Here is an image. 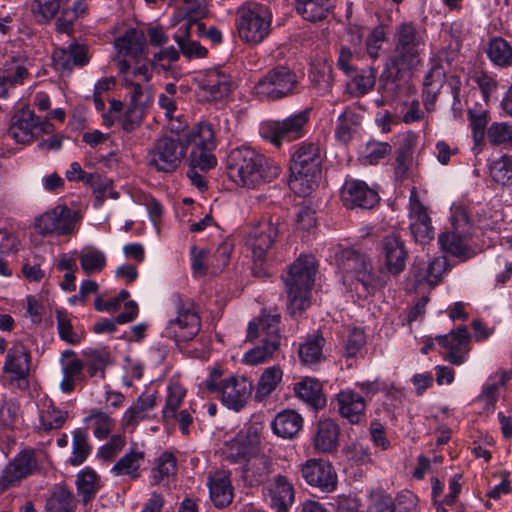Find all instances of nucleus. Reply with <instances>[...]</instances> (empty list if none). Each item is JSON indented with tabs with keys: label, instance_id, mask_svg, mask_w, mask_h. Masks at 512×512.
I'll list each match as a JSON object with an SVG mask.
<instances>
[{
	"label": "nucleus",
	"instance_id": "37",
	"mask_svg": "<svg viewBox=\"0 0 512 512\" xmlns=\"http://www.w3.org/2000/svg\"><path fill=\"white\" fill-rule=\"evenodd\" d=\"M469 333L466 326H460L457 330L451 331V343L447 359L454 365H460L468 353Z\"/></svg>",
	"mask_w": 512,
	"mask_h": 512
},
{
	"label": "nucleus",
	"instance_id": "25",
	"mask_svg": "<svg viewBox=\"0 0 512 512\" xmlns=\"http://www.w3.org/2000/svg\"><path fill=\"white\" fill-rule=\"evenodd\" d=\"M207 486L212 503L217 508L228 506L233 500V488L229 473L217 471L208 476Z\"/></svg>",
	"mask_w": 512,
	"mask_h": 512
},
{
	"label": "nucleus",
	"instance_id": "9",
	"mask_svg": "<svg viewBox=\"0 0 512 512\" xmlns=\"http://www.w3.org/2000/svg\"><path fill=\"white\" fill-rule=\"evenodd\" d=\"M81 215L66 205H57L35 219V231L42 237L71 236Z\"/></svg>",
	"mask_w": 512,
	"mask_h": 512
},
{
	"label": "nucleus",
	"instance_id": "20",
	"mask_svg": "<svg viewBox=\"0 0 512 512\" xmlns=\"http://www.w3.org/2000/svg\"><path fill=\"white\" fill-rule=\"evenodd\" d=\"M30 363V352L23 344L16 343L6 354L3 370L12 375V381H18L19 387H26L28 385L27 378L30 372Z\"/></svg>",
	"mask_w": 512,
	"mask_h": 512
},
{
	"label": "nucleus",
	"instance_id": "51",
	"mask_svg": "<svg viewBox=\"0 0 512 512\" xmlns=\"http://www.w3.org/2000/svg\"><path fill=\"white\" fill-rule=\"evenodd\" d=\"M348 77L351 78L352 84L355 85V91L358 94L363 95L374 87L376 81V70L372 67H368L358 71L356 68L353 74H350Z\"/></svg>",
	"mask_w": 512,
	"mask_h": 512
},
{
	"label": "nucleus",
	"instance_id": "36",
	"mask_svg": "<svg viewBox=\"0 0 512 512\" xmlns=\"http://www.w3.org/2000/svg\"><path fill=\"white\" fill-rule=\"evenodd\" d=\"M294 391L301 400L308 403L314 409H320L326 404L321 384L315 379H303L295 384Z\"/></svg>",
	"mask_w": 512,
	"mask_h": 512
},
{
	"label": "nucleus",
	"instance_id": "8",
	"mask_svg": "<svg viewBox=\"0 0 512 512\" xmlns=\"http://www.w3.org/2000/svg\"><path fill=\"white\" fill-rule=\"evenodd\" d=\"M236 23L240 38L257 44L270 33L271 14L260 4L248 3L238 9Z\"/></svg>",
	"mask_w": 512,
	"mask_h": 512
},
{
	"label": "nucleus",
	"instance_id": "31",
	"mask_svg": "<svg viewBox=\"0 0 512 512\" xmlns=\"http://www.w3.org/2000/svg\"><path fill=\"white\" fill-rule=\"evenodd\" d=\"M297 13L306 21L324 20L334 8L333 0H294Z\"/></svg>",
	"mask_w": 512,
	"mask_h": 512
},
{
	"label": "nucleus",
	"instance_id": "42",
	"mask_svg": "<svg viewBox=\"0 0 512 512\" xmlns=\"http://www.w3.org/2000/svg\"><path fill=\"white\" fill-rule=\"evenodd\" d=\"M282 379V370L277 367H269L262 373L256 388L255 398L261 400L275 390Z\"/></svg>",
	"mask_w": 512,
	"mask_h": 512
},
{
	"label": "nucleus",
	"instance_id": "32",
	"mask_svg": "<svg viewBox=\"0 0 512 512\" xmlns=\"http://www.w3.org/2000/svg\"><path fill=\"white\" fill-rule=\"evenodd\" d=\"M200 89L208 94L212 100H219L231 91V79L218 69L209 71L200 82Z\"/></svg>",
	"mask_w": 512,
	"mask_h": 512
},
{
	"label": "nucleus",
	"instance_id": "64",
	"mask_svg": "<svg viewBox=\"0 0 512 512\" xmlns=\"http://www.w3.org/2000/svg\"><path fill=\"white\" fill-rule=\"evenodd\" d=\"M386 40L385 28L382 25L376 26L370 33L366 40V50L372 59L379 56V51L382 48L383 42Z\"/></svg>",
	"mask_w": 512,
	"mask_h": 512
},
{
	"label": "nucleus",
	"instance_id": "44",
	"mask_svg": "<svg viewBox=\"0 0 512 512\" xmlns=\"http://www.w3.org/2000/svg\"><path fill=\"white\" fill-rule=\"evenodd\" d=\"M190 30V25H186L183 34L174 36L175 42L178 44L182 54L188 59L205 57L207 49L201 46L199 42L189 39Z\"/></svg>",
	"mask_w": 512,
	"mask_h": 512
},
{
	"label": "nucleus",
	"instance_id": "18",
	"mask_svg": "<svg viewBox=\"0 0 512 512\" xmlns=\"http://www.w3.org/2000/svg\"><path fill=\"white\" fill-rule=\"evenodd\" d=\"M39 118L28 107L17 109L11 117L8 135L17 143H29L36 137Z\"/></svg>",
	"mask_w": 512,
	"mask_h": 512
},
{
	"label": "nucleus",
	"instance_id": "13",
	"mask_svg": "<svg viewBox=\"0 0 512 512\" xmlns=\"http://www.w3.org/2000/svg\"><path fill=\"white\" fill-rule=\"evenodd\" d=\"M40 471L38 455L33 449H24L10 461L0 474V494L17 486L20 481Z\"/></svg>",
	"mask_w": 512,
	"mask_h": 512
},
{
	"label": "nucleus",
	"instance_id": "14",
	"mask_svg": "<svg viewBox=\"0 0 512 512\" xmlns=\"http://www.w3.org/2000/svg\"><path fill=\"white\" fill-rule=\"evenodd\" d=\"M301 476L308 485L323 493H331L337 487L336 471L324 460H307L301 467Z\"/></svg>",
	"mask_w": 512,
	"mask_h": 512
},
{
	"label": "nucleus",
	"instance_id": "23",
	"mask_svg": "<svg viewBox=\"0 0 512 512\" xmlns=\"http://www.w3.org/2000/svg\"><path fill=\"white\" fill-rule=\"evenodd\" d=\"M54 66L57 70L71 72L74 66L83 67L88 64V47L73 42L66 48L57 49L53 54Z\"/></svg>",
	"mask_w": 512,
	"mask_h": 512
},
{
	"label": "nucleus",
	"instance_id": "60",
	"mask_svg": "<svg viewBox=\"0 0 512 512\" xmlns=\"http://www.w3.org/2000/svg\"><path fill=\"white\" fill-rule=\"evenodd\" d=\"M391 152V146L385 142L369 141L363 151V156L371 165L378 163Z\"/></svg>",
	"mask_w": 512,
	"mask_h": 512
},
{
	"label": "nucleus",
	"instance_id": "24",
	"mask_svg": "<svg viewBox=\"0 0 512 512\" xmlns=\"http://www.w3.org/2000/svg\"><path fill=\"white\" fill-rule=\"evenodd\" d=\"M382 250L387 270L393 275L402 272L406 266L407 251L401 238L395 234L384 237Z\"/></svg>",
	"mask_w": 512,
	"mask_h": 512
},
{
	"label": "nucleus",
	"instance_id": "4",
	"mask_svg": "<svg viewBox=\"0 0 512 512\" xmlns=\"http://www.w3.org/2000/svg\"><path fill=\"white\" fill-rule=\"evenodd\" d=\"M320 149L316 144L298 145L292 154L289 171V185L299 193L308 194L316 185L321 174Z\"/></svg>",
	"mask_w": 512,
	"mask_h": 512
},
{
	"label": "nucleus",
	"instance_id": "45",
	"mask_svg": "<svg viewBox=\"0 0 512 512\" xmlns=\"http://www.w3.org/2000/svg\"><path fill=\"white\" fill-rule=\"evenodd\" d=\"M325 339L322 336H314L309 338L304 344L300 345L298 353L304 364H314L322 357V348Z\"/></svg>",
	"mask_w": 512,
	"mask_h": 512
},
{
	"label": "nucleus",
	"instance_id": "56",
	"mask_svg": "<svg viewBox=\"0 0 512 512\" xmlns=\"http://www.w3.org/2000/svg\"><path fill=\"white\" fill-rule=\"evenodd\" d=\"M94 419L96 427L94 429V436L99 439H103L108 436L113 428L114 421L110 416L100 410H93L91 414L85 418L88 422Z\"/></svg>",
	"mask_w": 512,
	"mask_h": 512
},
{
	"label": "nucleus",
	"instance_id": "35",
	"mask_svg": "<svg viewBox=\"0 0 512 512\" xmlns=\"http://www.w3.org/2000/svg\"><path fill=\"white\" fill-rule=\"evenodd\" d=\"M337 400L340 414L351 423H358L365 410L364 398L353 391H342Z\"/></svg>",
	"mask_w": 512,
	"mask_h": 512
},
{
	"label": "nucleus",
	"instance_id": "55",
	"mask_svg": "<svg viewBox=\"0 0 512 512\" xmlns=\"http://www.w3.org/2000/svg\"><path fill=\"white\" fill-rule=\"evenodd\" d=\"M89 360L86 363L87 372L90 377L100 376L101 379L105 378V368L109 364V355L105 352L90 351Z\"/></svg>",
	"mask_w": 512,
	"mask_h": 512
},
{
	"label": "nucleus",
	"instance_id": "10",
	"mask_svg": "<svg viewBox=\"0 0 512 512\" xmlns=\"http://www.w3.org/2000/svg\"><path fill=\"white\" fill-rule=\"evenodd\" d=\"M298 80L293 70L278 65L270 69L255 85L256 95L267 101H275L296 93Z\"/></svg>",
	"mask_w": 512,
	"mask_h": 512
},
{
	"label": "nucleus",
	"instance_id": "48",
	"mask_svg": "<svg viewBox=\"0 0 512 512\" xmlns=\"http://www.w3.org/2000/svg\"><path fill=\"white\" fill-rule=\"evenodd\" d=\"M144 458L142 452H130L124 455L112 468L116 475H130L133 478L138 477V469Z\"/></svg>",
	"mask_w": 512,
	"mask_h": 512
},
{
	"label": "nucleus",
	"instance_id": "27",
	"mask_svg": "<svg viewBox=\"0 0 512 512\" xmlns=\"http://www.w3.org/2000/svg\"><path fill=\"white\" fill-rule=\"evenodd\" d=\"M278 228L271 222L260 223L249 234V244L253 257H265L267 251L272 247Z\"/></svg>",
	"mask_w": 512,
	"mask_h": 512
},
{
	"label": "nucleus",
	"instance_id": "39",
	"mask_svg": "<svg viewBox=\"0 0 512 512\" xmlns=\"http://www.w3.org/2000/svg\"><path fill=\"white\" fill-rule=\"evenodd\" d=\"M79 261L82 270L87 275L101 272L106 266L104 253L92 246L85 247L80 251Z\"/></svg>",
	"mask_w": 512,
	"mask_h": 512
},
{
	"label": "nucleus",
	"instance_id": "6",
	"mask_svg": "<svg viewBox=\"0 0 512 512\" xmlns=\"http://www.w3.org/2000/svg\"><path fill=\"white\" fill-rule=\"evenodd\" d=\"M473 224L467 211L457 207L453 211L451 230L443 232L438 237L442 251L460 261H466L475 255L471 246Z\"/></svg>",
	"mask_w": 512,
	"mask_h": 512
},
{
	"label": "nucleus",
	"instance_id": "34",
	"mask_svg": "<svg viewBox=\"0 0 512 512\" xmlns=\"http://www.w3.org/2000/svg\"><path fill=\"white\" fill-rule=\"evenodd\" d=\"M146 46V38L142 31L129 29L122 37L115 40V47L124 56L134 58L136 61L142 57Z\"/></svg>",
	"mask_w": 512,
	"mask_h": 512
},
{
	"label": "nucleus",
	"instance_id": "41",
	"mask_svg": "<svg viewBox=\"0 0 512 512\" xmlns=\"http://www.w3.org/2000/svg\"><path fill=\"white\" fill-rule=\"evenodd\" d=\"M361 122V116L350 109H345L338 117L336 137L339 141L347 143L352 139Z\"/></svg>",
	"mask_w": 512,
	"mask_h": 512
},
{
	"label": "nucleus",
	"instance_id": "40",
	"mask_svg": "<svg viewBox=\"0 0 512 512\" xmlns=\"http://www.w3.org/2000/svg\"><path fill=\"white\" fill-rule=\"evenodd\" d=\"M270 463L267 458L259 457L249 462L242 470V478L250 486H257L264 482L269 474Z\"/></svg>",
	"mask_w": 512,
	"mask_h": 512
},
{
	"label": "nucleus",
	"instance_id": "12",
	"mask_svg": "<svg viewBox=\"0 0 512 512\" xmlns=\"http://www.w3.org/2000/svg\"><path fill=\"white\" fill-rule=\"evenodd\" d=\"M187 140L188 147H192L188 158L189 166L199 168L202 172L216 166L217 160L212 153L216 144L211 124L200 123L196 131L187 134Z\"/></svg>",
	"mask_w": 512,
	"mask_h": 512
},
{
	"label": "nucleus",
	"instance_id": "22",
	"mask_svg": "<svg viewBox=\"0 0 512 512\" xmlns=\"http://www.w3.org/2000/svg\"><path fill=\"white\" fill-rule=\"evenodd\" d=\"M270 505L275 512H287L294 503V487L283 475H276L266 486Z\"/></svg>",
	"mask_w": 512,
	"mask_h": 512
},
{
	"label": "nucleus",
	"instance_id": "16",
	"mask_svg": "<svg viewBox=\"0 0 512 512\" xmlns=\"http://www.w3.org/2000/svg\"><path fill=\"white\" fill-rule=\"evenodd\" d=\"M252 389V382L247 378L232 376L225 379L215 393L227 408L240 411L250 399Z\"/></svg>",
	"mask_w": 512,
	"mask_h": 512
},
{
	"label": "nucleus",
	"instance_id": "43",
	"mask_svg": "<svg viewBox=\"0 0 512 512\" xmlns=\"http://www.w3.org/2000/svg\"><path fill=\"white\" fill-rule=\"evenodd\" d=\"M487 53L491 61L496 65H512V47L503 38H495L491 40Z\"/></svg>",
	"mask_w": 512,
	"mask_h": 512
},
{
	"label": "nucleus",
	"instance_id": "50",
	"mask_svg": "<svg viewBox=\"0 0 512 512\" xmlns=\"http://www.w3.org/2000/svg\"><path fill=\"white\" fill-rule=\"evenodd\" d=\"M182 2L185 4L183 15L189 18L187 25H190L191 28L192 25L196 24L198 30L202 32L205 29V25L199 22V20L204 18L207 13L205 0H188Z\"/></svg>",
	"mask_w": 512,
	"mask_h": 512
},
{
	"label": "nucleus",
	"instance_id": "33",
	"mask_svg": "<svg viewBox=\"0 0 512 512\" xmlns=\"http://www.w3.org/2000/svg\"><path fill=\"white\" fill-rule=\"evenodd\" d=\"M302 425V416L294 410L279 412L272 421L273 432L279 437L288 439L296 436Z\"/></svg>",
	"mask_w": 512,
	"mask_h": 512
},
{
	"label": "nucleus",
	"instance_id": "26",
	"mask_svg": "<svg viewBox=\"0 0 512 512\" xmlns=\"http://www.w3.org/2000/svg\"><path fill=\"white\" fill-rule=\"evenodd\" d=\"M410 220V230L415 240L422 244L429 243L434 237V229L426 208L419 201L411 205Z\"/></svg>",
	"mask_w": 512,
	"mask_h": 512
},
{
	"label": "nucleus",
	"instance_id": "38",
	"mask_svg": "<svg viewBox=\"0 0 512 512\" xmlns=\"http://www.w3.org/2000/svg\"><path fill=\"white\" fill-rule=\"evenodd\" d=\"M28 74L24 61L12 57L3 65L0 73V81L4 82L9 89L15 85L22 84Z\"/></svg>",
	"mask_w": 512,
	"mask_h": 512
},
{
	"label": "nucleus",
	"instance_id": "7",
	"mask_svg": "<svg viewBox=\"0 0 512 512\" xmlns=\"http://www.w3.org/2000/svg\"><path fill=\"white\" fill-rule=\"evenodd\" d=\"M335 262L344 280L355 278L366 290L383 287L385 284L383 278L374 272L370 258L360 251L342 249L335 254Z\"/></svg>",
	"mask_w": 512,
	"mask_h": 512
},
{
	"label": "nucleus",
	"instance_id": "49",
	"mask_svg": "<svg viewBox=\"0 0 512 512\" xmlns=\"http://www.w3.org/2000/svg\"><path fill=\"white\" fill-rule=\"evenodd\" d=\"M487 138L492 145H507L512 148V123H492L487 130Z\"/></svg>",
	"mask_w": 512,
	"mask_h": 512
},
{
	"label": "nucleus",
	"instance_id": "46",
	"mask_svg": "<svg viewBox=\"0 0 512 512\" xmlns=\"http://www.w3.org/2000/svg\"><path fill=\"white\" fill-rule=\"evenodd\" d=\"M73 450L72 455L69 458V463L73 466L81 465L91 451V446L88 443V438L86 433L77 429L73 432Z\"/></svg>",
	"mask_w": 512,
	"mask_h": 512
},
{
	"label": "nucleus",
	"instance_id": "15",
	"mask_svg": "<svg viewBox=\"0 0 512 512\" xmlns=\"http://www.w3.org/2000/svg\"><path fill=\"white\" fill-rule=\"evenodd\" d=\"M309 121V109H305L283 121L272 124L264 134L274 145L280 146L284 141H293L303 136L304 126Z\"/></svg>",
	"mask_w": 512,
	"mask_h": 512
},
{
	"label": "nucleus",
	"instance_id": "47",
	"mask_svg": "<svg viewBox=\"0 0 512 512\" xmlns=\"http://www.w3.org/2000/svg\"><path fill=\"white\" fill-rule=\"evenodd\" d=\"M490 175L498 184L512 185V157L504 155L490 166Z\"/></svg>",
	"mask_w": 512,
	"mask_h": 512
},
{
	"label": "nucleus",
	"instance_id": "58",
	"mask_svg": "<svg viewBox=\"0 0 512 512\" xmlns=\"http://www.w3.org/2000/svg\"><path fill=\"white\" fill-rule=\"evenodd\" d=\"M56 318L60 338L69 344L79 343L80 337L73 331L68 314L65 311H57Z\"/></svg>",
	"mask_w": 512,
	"mask_h": 512
},
{
	"label": "nucleus",
	"instance_id": "53",
	"mask_svg": "<svg viewBox=\"0 0 512 512\" xmlns=\"http://www.w3.org/2000/svg\"><path fill=\"white\" fill-rule=\"evenodd\" d=\"M279 347L280 346L271 343H262V345L251 349L245 354L244 362L249 365L264 363L272 358Z\"/></svg>",
	"mask_w": 512,
	"mask_h": 512
},
{
	"label": "nucleus",
	"instance_id": "5",
	"mask_svg": "<svg viewBox=\"0 0 512 512\" xmlns=\"http://www.w3.org/2000/svg\"><path fill=\"white\" fill-rule=\"evenodd\" d=\"M187 149V134L164 135L148 151L147 166L156 172H174L184 160Z\"/></svg>",
	"mask_w": 512,
	"mask_h": 512
},
{
	"label": "nucleus",
	"instance_id": "59",
	"mask_svg": "<svg viewBox=\"0 0 512 512\" xmlns=\"http://www.w3.org/2000/svg\"><path fill=\"white\" fill-rule=\"evenodd\" d=\"M412 150L407 144L402 145L396 151L395 159V177L397 180H403L408 176V170L411 163Z\"/></svg>",
	"mask_w": 512,
	"mask_h": 512
},
{
	"label": "nucleus",
	"instance_id": "62",
	"mask_svg": "<svg viewBox=\"0 0 512 512\" xmlns=\"http://www.w3.org/2000/svg\"><path fill=\"white\" fill-rule=\"evenodd\" d=\"M143 116L144 105L129 104L122 120L123 130L128 133L134 131L141 124Z\"/></svg>",
	"mask_w": 512,
	"mask_h": 512
},
{
	"label": "nucleus",
	"instance_id": "29",
	"mask_svg": "<svg viewBox=\"0 0 512 512\" xmlns=\"http://www.w3.org/2000/svg\"><path fill=\"white\" fill-rule=\"evenodd\" d=\"M78 500L63 485H55L45 501L44 512H75Z\"/></svg>",
	"mask_w": 512,
	"mask_h": 512
},
{
	"label": "nucleus",
	"instance_id": "19",
	"mask_svg": "<svg viewBox=\"0 0 512 512\" xmlns=\"http://www.w3.org/2000/svg\"><path fill=\"white\" fill-rule=\"evenodd\" d=\"M343 204L347 208H373L379 201L376 191L360 180H347L341 190Z\"/></svg>",
	"mask_w": 512,
	"mask_h": 512
},
{
	"label": "nucleus",
	"instance_id": "2",
	"mask_svg": "<svg viewBox=\"0 0 512 512\" xmlns=\"http://www.w3.org/2000/svg\"><path fill=\"white\" fill-rule=\"evenodd\" d=\"M226 172L238 186L254 189L275 180L280 175L281 168L256 150L242 146L228 153Z\"/></svg>",
	"mask_w": 512,
	"mask_h": 512
},
{
	"label": "nucleus",
	"instance_id": "57",
	"mask_svg": "<svg viewBox=\"0 0 512 512\" xmlns=\"http://www.w3.org/2000/svg\"><path fill=\"white\" fill-rule=\"evenodd\" d=\"M96 478L97 476L93 471L78 476L77 489L85 504L95 496L97 490L95 486Z\"/></svg>",
	"mask_w": 512,
	"mask_h": 512
},
{
	"label": "nucleus",
	"instance_id": "11",
	"mask_svg": "<svg viewBox=\"0 0 512 512\" xmlns=\"http://www.w3.org/2000/svg\"><path fill=\"white\" fill-rule=\"evenodd\" d=\"M177 316L171 319L165 328V336L175 342L192 340L200 331V317L194 310V303L183 300L180 296L173 298Z\"/></svg>",
	"mask_w": 512,
	"mask_h": 512
},
{
	"label": "nucleus",
	"instance_id": "52",
	"mask_svg": "<svg viewBox=\"0 0 512 512\" xmlns=\"http://www.w3.org/2000/svg\"><path fill=\"white\" fill-rule=\"evenodd\" d=\"M176 472V458L173 454L165 452L157 459V466L153 470V483L159 484Z\"/></svg>",
	"mask_w": 512,
	"mask_h": 512
},
{
	"label": "nucleus",
	"instance_id": "3",
	"mask_svg": "<svg viewBox=\"0 0 512 512\" xmlns=\"http://www.w3.org/2000/svg\"><path fill=\"white\" fill-rule=\"evenodd\" d=\"M317 271L316 260L311 255L300 256L283 277L288 294L291 314L301 313L309 306V295Z\"/></svg>",
	"mask_w": 512,
	"mask_h": 512
},
{
	"label": "nucleus",
	"instance_id": "63",
	"mask_svg": "<svg viewBox=\"0 0 512 512\" xmlns=\"http://www.w3.org/2000/svg\"><path fill=\"white\" fill-rule=\"evenodd\" d=\"M143 116L144 105L129 104L122 120L123 130L128 133L134 131L141 124Z\"/></svg>",
	"mask_w": 512,
	"mask_h": 512
},
{
	"label": "nucleus",
	"instance_id": "30",
	"mask_svg": "<svg viewBox=\"0 0 512 512\" xmlns=\"http://www.w3.org/2000/svg\"><path fill=\"white\" fill-rule=\"evenodd\" d=\"M156 406V397L154 395L142 394L136 402L124 413L122 417V426L134 430L136 426L149 416V412Z\"/></svg>",
	"mask_w": 512,
	"mask_h": 512
},
{
	"label": "nucleus",
	"instance_id": "17",
	"mask_svg": "<svg viewBox=\"0 0 512 512\" xmlns=\"http://www.w3.org/2000/svg\"><path fill=\"white\" fill-rule=\"evenodd\" d=\"M259 443V436L255 430H241L235 438L226 443L225 457L233 463L248 461L257 452Z\"/></svg>",
	"mask_w": 512,
	"mask_h": 512
},
{
	"label": "nucleus",
	"instance_id": "28",
	"mask_svg": "<svg viewBox=\"0 0 512 512\" xmlns=\"http://www.w3.org/2000/svg\"><path fill=\"white\" fill-rule=\"evenodd\" d=\"M340 435L338 424L332 419H324L318 422L314 437V448L323 453H330L337 449Z\"/></svg>",
	"mask_w": 512,
	"mask_h": 512
},
{
	"label": "nucleus",
	"instance_id": "1",
	"mask_svg": "<svg viewBox=\"0 0 512 512\" xmlns=\"http://www.w3.org/2000/svg\"><path fill=\"white\" fill-rule=\"evenodd\" d=\"M394 48L386 58L379 82L386 97L395 98L409 88V78L421 63L425 42L411 22L400 24L393 37Z\"/></svg>",
	"mask_w": 512,
	"mask_h": 512
},
{
	"label": "nucleus",
	"instance_id": "61",
	"mask_svg": "<svg viewBox=\"0 0 512 512\" xmlns=\"http://www.w3.org/2000/svg\"><path fill=\"white\" fill-rule=\"evenodd\" d=\"M184 396L185 392L180 387H173L169 389L166 404L162 412L164 421H168L169 419H174L176 417V412L180 407Z\"/></svg>",
	"mask_w": 512,
	"mask_h": 512
},
{
	"label": "nucleus",
	"instance_id": "21",
	"mask_svg": "<svg viewBox=\"0 0 512 512\" xmlns=\"http://www.w3.org/2000/svg\"><path fill=\"white\" fill-rule=\"evenodd\" d=\"M280 315L267 314L262 312L257 320L249 323L247 340L253 341L256 338H261L262 343H271L280 346Z\"/></svg>",
	"mask_w": 512,
	"mask_h": 512
},
{
	"label": "nucleus",
	"instance_id": "54",
	"mask_svg": "<svg viewBox=\"0 0 512 512\" xmlns=\"http://www.w3.org/2000/svg\"><path fill=\"white\" fill-rule=\"evenodd\" d=\"M67 417V411H62L53 406H50L41 414L40 424L45 431L59 429L64 425Z\"/></svg>",
	"mask_w": 512,
	"mask_h": 512
}]
</instances>
